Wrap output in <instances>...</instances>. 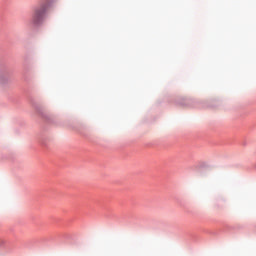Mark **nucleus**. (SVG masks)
<instances>
[{
    "label": "nucleus",
    "instance_id": "1",
    "mask_svg": "<svg viewBox=\"0 0 256 256\" xmlns=\"http://www.w3.org/2000/svg\"><path fill=\"white\" fill-rule=\"evenodd\" d=\"M43 13H45V10L43 8H38L34 11V14L32 16V23H34V25H37L41 22V19H43Z\"/></svg>",
    "mask_w": 256,
    "mask_h": 256
}]
</instances>
